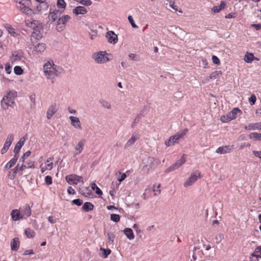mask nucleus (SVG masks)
<instances>
[{
    "label": "nucleus",
    "mask_w": 261,
    "mask_h": 261,
    "mask_svg": "<svg viewBox=\"0 0 261 261\" xmlns=\"http://www.w3.org/2000/svg\"><path fill=\"white\" fill-rule=\"evenodd\" d=\"M5 28L9 32V33L12 36L14 37L17 36L16 30L14 28H13L11 25L7 24L5 25Z\"/></svg>",
    "instance_id": "32"
},
{
    "label": "nucleus",
    "mask_w": 261,
    "mask_h": 261,
    "mask_svg": "<svg viewBox=\"0 0 261 261\" xmlns=\"http://www.w3.org/2000/svg\"><path fill=\"white\" fill-rule=\"evenodd\" d=\"M186 154H183L181 158L178 160L175 163L167 168L165 170V173H169L179 169L186 161Z\"/></svg>",
    "instance_id": "7"
},
{
    "label": "nucleus",
    "mask_w": 261,
    "mask_h": 261,
    "mask_svg": "<svg viewBox=\"0 0 261 261\" xmlns=\"http://www.w3.org/2000/svg\"><path fill=\"white\" fill-rule=\"evenodd\" d=\"M110 219L115 222H118L120 221V216L118 214H113L111 215Z\"/></svg>",
    "instance_id": "46"
},
{
    "label": "nucleus",
    "mask_w": 261,
    "mask_h": 261,
    "mask_svg": "<svg viewBox=\"0 0 261 261\" xmlns=\"http://www.w3.org/2000/svg\"><path fill=\"white\" fill-rule=\"evenodd\" d=\"M53 158H49L46 160V163H47L46 165V168H48V170H51L53 168V162H50L52 161Z\"/></svg>",
    "instance_id": "44"
},
{
    "label": "nucleus",
    "mask_w": 261,
    "mask_h": 261,
    "mask_svg": "<svg viewBox=\"0 0 261 261\" xmlns=\"http://www.w3.org/2000/svg\"><path fill=\"white\" fill-rule=\"evenodd\" d=\"M87 9L83 6H77L72 10V13L75 15H84L87 13Z\"/></svg>",
    "instance_id": "19"
},
{
    "label": "nucleus",
    "mask_w": 261,
    "mask_h": 261,
    "mask_svg": "<svg viewBox=\"0 0 261 261\" xmlns=\"http://www.w3.org/2000/svg\"><path fill=\"white\" fill-rule=\"evenodd\" d=\"M212 61H213V62L215 64H217V65H220V61L219 59V58L216 57V56H212Z\"/></svg>",
    "instance_id": "55"
},
{
    "label": "nucleus",
    "mask_w": 261,
    "mask_h": 261,
    "mask_svg": "<svg viewBox=\"0 0 261 261\" xmlns=\"http://www.w3.org/2000/svg\"><path fill=\"white\" fill-rule=\"evenodd\" d=\"M46 48V46L45 43H39L34 46V51L37 54L42 53L45 50Z\"/></svg>",
    "instance_id": "22"
},
{
    "label": "nucleus",
    "mask_w": 261,
    "mask_h": 261,
    "mask_svg": "<svg viewBox=\"0 0 261 261\" xmlns=\"http://www.w3.org/2000/svg\"><path fill=\"white\" fill-rule=\"evenodd\" d=\"M258 257L254 255L253 254H251L250 257V259L251 261H258Z\"/></svg>",
    "instance_id": "63"
},
{
    "label": "nucleus",
    "mask_w": 261,
    "mask_h": 261,
    "mask_svg": "<svg viewBox=\"0 0 261 261\" xmlns=\"http://www.w3.org/2000/svg\"><path fill=\"white\" fill-rule=\"evenodd\" d=\"M244 128L248 130H261V122L250 123L246 125Z\"/></svg>",
    "instance_id": "17"
},
{
    "label": "nucleus",
    "mask_w": 261,
    "mask_h": 261,
    "mask_svg": "<svg viewBox=\"0 0 261 261\" xmlns=\"http://www.w3.org/2000/svg\"><path fill=\"white\" fill-rule=\"evenodd\" d=\"M12 67L9 63H7L5 65V71L8 74L11 72Z\"/></svg>",
    "instance_id": "56"
},
{
    "label": "nucleus",
    "mask_w": 261,
    "mask_h": 261,
    "mask_svg": "<svg viewBox=\"0 0 261 261\" xmlns=\"http://www.w3.org/2000/svg\"><path fill=\"white\" fill-rule=\"evenodd\" d=\"M21 213L20 210L15 209L12 211L11 213V216L13 221H16L19 220L20 219H22L21 218Z\"/></svg>",
    "instance_id": "23"
},
{
    "label": "nucleus",
    "mask_w": 261,
    "mask_h": 261,
    "mask_svg": "<svg viewBox=\"0 0 261 261\" xmlns=\"http://www.w3.org/2000/svg\"><path fill=\"white\" fill-rule=\"evenodd\" d=\"M139 139V136L137 134H133L131 138L127 141L124 145V148L127 149L132 145H133L135 142Z\"/></svg>",
    "instance_id": "18"
},
{
    "label": "nucleus",
    "mask_w": 261,
    "mask_h": 261,
    "mask_svg": "<svg viewBox=\"0 0 261 261\" xmlns=\"http://www.w3.org/2000/svg\"><path fill=\"white\" fill-rule=\"evenodd\" d=\"M124 233L129 240H133L135 238L133 231L130 228H125L123 230Z\"/></svg>",
    "instance_id": "29"
},
{
    "label": "nucleus",
    "mask_w": 261,
    "mask_h": 261,
    "mask_svg": "<svg viewBox=\"0 0 261 261\" xmlns=\"http://www.w3.org/2000/svg\"><path fill=\"white\" fill-rule=\"evenodd\" d=\"M19 171H22L25 170V169L28 168V167H27L26 165L24 163H22L21 164H20V162H19Z\"/></svg>",
    "instance_id": "62"
},
{
    "label": "nucleus",
    "mask_w": 261,
    "mask_h": 261,
    "mask_svg": "<svg viewBox=\"0 0 261 261\" xmlns=\"http://www.w3.org/2000/svg\"><path fill=\"white\" fill-rule=\"evenodd\" d=\"M108 239H107V243L109 244H113L114 238L115 237L114 234L112 232H109L108 233Z\"/></svg>",
    "instance_id": "39"
},
{
    "label": "nucleus",
    "mask_w": 261,
    "mask_h": 261,
    "mask_svg": "<svg viewBox=\"0 0 261 261\" xmlns=\"http://www.w3.org/2000/svg\"><path fill=\"white\" fill-rule=\"evenodd\" d=\"M109 56H111V54L107 53L106 51H100L93 54L92 58L96 63L104 64L111 60Z\"/></svg>",
    "instance_id": "4"
},
{
    "label": "nucleus",
    "mask_w": 261,
    "mask_h": 261,
    "mask_svg": "<svg viewBox=\"0 0 261 261\" xmlns=\"http://www.w3.org/2000/svg\"><path fill=\"white\" fill-rule=\"evenodd\" d=\"M85 143L86 140L85 139H82L78 142L74 148V151L73 155L74 158L76 157L77 155L82 153L84 150V147Z\"/></svg>",
    "instance_id": "9"
},
{
    "label": "nucleus",
    "mask_w": 261,
    "mask_h": 261,
    "mask_svg": "<svg viewBox=\"0 0 261 261\" xmlns=\"http://www.w3.org/2000/svg\"><path fill=\"white\" fill-rule=\"evenodd\" d=\"M20 212L21 213V218L22 219H26L29 216H31L32 212L31 207L29 204H25L23 206L20 208Z\"/></svg>",
    "instance_id": "10"
},
{
    "label": "nucleus",
    "mask_w": 261,
    "mask_h": 261,
    "mask_svg": "<svg viewBox=\"0 0 261 261\" xmlns=\"http://www.w3.org/2000/svg\"><path fill=\"white\" fill-rule=\"evenodd\" d=\"M248 137L249 139L254 141H261V133L257 132L251 133Z\"/></svg>",
    "instance_id": "27"
},
{
    "label": "nucleus",
    "mask_w": 261,
    "mask_h": 261,
    "mask_svg": "<svg viewBox=\"0 0 261 261\" xmlns=\"http://www.w3.org/2000/svg\"><path fill=\"white\" fill-rule=\"evenodd\" d=\"M216 242L217 244H219L222 240L224 239V234L222 233H218L215 237Z\"/></svg>",
    "instance_id": "42"
},
{
    "label": "nucleus",
    "mask_w": 261,
    "mask_h": 261,
    "mask_svg": "<svg viewBox=\"0 0 261 261\" xmlns=\"http://www.w3.org/2000/svg\"><path fill=\"white\" fill-rule=\"evenodd\" d=\"M16 96L17 92L14 90H12L8 91L3 99L14 104V99Z\"/></svg>",
    "instance_id": "15"
},
{
    "label": "nucleus",
    "mask_w": 261,
    "mask_h": 261,
    "mask_svg": "<svg viewBox=\"0 0 261 261\" xmlns=\"http://www.w3.org/2000/svg\"><path fill=\"white\" fill-rule=\"evenodd\" d=\"M128 20L130 23L131 24L132 26L134 28H138V27L135 23L133 18L132 16L129 15L128 17Z\"/></svg>",
    "instance_id": "53"
},
{
    "label": "nucleus",
    "mask_w": 261,
    "mask_h": 261,
    "mask_svg": "<svg viewBox=\"0 0 261 261\" xmlns=\"http://www.w3.org/2000/svg\"><path fill=\"white\" fill-rule=\"evenodd\" d=\"M100 251L101 252V256L103 258H106L108 257V255L110 254L111 252V250L110 249H106L103 248H100L99 249Z\"/></svg>",
    "instance_id": "35"
},
{
    "label": "nucleus",
    "mask_w": 261,
    "mask_h": 261,
    "mask_svg": "<svg viewBox=\"0 0 261 261\" xmlns=\"http://www.w3.org/2000/svg\"><path fill=\"white\" fill-rule=\"evenodd\" d=\"M233 149L232 146L230 145H226V146H220L218 147L216 150V152L217 153L222 154H225L227 153L230 152Z\"/></svg>",
    "instance_id": "16"
},
{
    "label": "nucleus",
    "mask_w": 261,
    "mask_h": 261,
    "mask_svg": "<svg viewBox=\"0 0 261 261\" xmlns=\"http://www.w3.org/2000/svg\"><path fill=\"white\" fill-rule=\"evenodd\" d=\"M72 202L76 205L80 206L83 203V201L80 199H76L72 200Z\"/></svg>",
    "instance_id": "58"
},
{
    "label": "nucleus",
    "mask_w": 261,
    "mask_h": 261,
    "mask_svg": "<svg viewBox=\"0 0 261 261\" xmlns=\"http://www.w3.org/2000/svg\"><path fill=\"white\" fill-rule=\"evenodd\" d=\"M18 158V155H15L14 156L5 166V169H8L11 168L16 163Z\"/></svg>",
    "instance_id": "28"
},
{
    "label": "nucleus",
    "mask_w": 261,
    "mask_h": 261,
    "mask_svg": "<svg viewBox=\"0 0 261 261\" xmlns=\"http://www.w3.org/2000/svg\"><path fill=\"white\" fill-rule=\"evenodd\" d=\"M60 15V12L58 10H55L53 12H50L48 18L49 21H55Z\"/></svg>",
    "instance_id": "21"
},
{
    "label": "nucleus",
    "mask_w": 261,
    "mask_h": 261,
    "mask_svg": "<svg viewBox=\"0 0 261 261\" xmlns=\"http://www.w3.org/2000/svg\"><path fill=\"white\" fill-rule=\"evenodd\" d=\"M14 72L16 75H21L23 73V69L20 66H16L14 68Z\"/></svg>",
    "instance_id": "43"
},
{
    "label": "nucleus",
    "mask_w": 261,
    "mask_h": 261,
    "mask_svg": "<svg viewBox=\"0 0 261 261\" xmlns=\"http://www.w3.org/2000/svg\"><path fill=\"white\" fill-rule=\"evenodd\" d=\"M188 132V129L187 128L178 131L174 135L171 136L168 140L166 141L165 144L167 146H170L174 145L175 143H178L179 140L184 139Z\"/></svg>",
    "instance_id": "2"
},
{
    "label": "nucleus",
    "mask_w": 261,
    "mask_h": 261,
    "mask_svg": "<svg viewBox=\"0 0 261 261\" xmlns=\"http://www.w3.org/2000/svg\"><path fill=\"white\" fill-rule=\"evenodd\" d=\"M26 25L34 30L32 36L35 37L37 40L42 38V33L41 31L42 30V25L38 20L27 19L25 20Z\"/></svg>",
    "instance_id": "1"
},
{
    "label": "nucleus",
    "mask_w": 261,
    "mask_h": 261,
    "mask_svg": "<svg viewBox=\"0 0 261 261\" xmlns=\"http://www.w3.org/2000/svg\"><path fill=\"white\" fill-rule=\"evenodd\" d=\"M91 188L93 190H95V192L97 195H101L102 194L101 190L97 186L95 183L91 184Z\"/></svg>",
    "instance_id": "41"
},
{
    "label": "nucleus",
    "mask_w": 261,
    "mask_h": 261,
    "mask_svg": "<svg viewBox=\"0 0 261 261\" xmlns=\"http://www.w3.org/2000/svg\"><path fill=\"white\" fill-rule=\"evenodd\" d=\"M70 19V17L66 15L62 16L61 18H59L57 25V30L59 31L60 30H62L63 28L65 27V24L66 22L69 21Z\"/></svg>",
    "instance_id": "11"
},
{
    "label": "nucleus",
    "mask_w": 261,
    "mask_h": 261,
    "mask_svg": "<svg viewBox=\"0 0 261 261\" xmlns=\"http://www.w3.org/2000/svg\"><path fill=\"white\" fill-rule=\"evenodd\" d=\"M29 3H23V4L20 6H17L18 8L23 13L26 14L28 15L31 16L34 14V12L32 9L30 8L27 5Z\"/></svg>",
    "instance_id": "12"
},
{
    "label": "nucleus",
    "mask_w": 261,
    "mask_h": 261,
    "mask_svg": "<svg viewBox=\"0 0 261 261\" xmlns=\"http://www.w3.org/2000/svg\"><path fill=\"white\" fill-rule=\"evenodd\" d=\"M252 254L259 258H261V246H257L256 247Z\"/></svg>",
    "instance_id": "45"
},
{
    "label": "nucleus",
    "mask_w": 261,
    "mask_h": 261,
    "mask_svg": "<svg viewBox=\"0 0 261 261\" xmlns=\"http://www.w3.org/2000/svg\"><path fill=\"white\" fill-rule=\"evenodd\" d=\"M45 183L47 185H50L52 184V178L51 176L47 175L45 178Z\"/></svg>",
    "instance_id": "54"
},
{
    "label": "nucleus",
    "mask_w": 261,
    "mask_h": 261,
    "mask_svg": "<svg viewBox=\"0 0 261 261\" xmlns=\"http://www.w3.org/2000/svg\"><path fill=\"white\" fill-rule=\"evenodd\" d=\"M235 115H231L229 116V115H222L220 118V120L222 122H227L231 120L236 119Z\"/></svg>",
    "instance_id": "34"
},
{
    "label": "nucleus",
    "mask_w": 261,
    "mask_h": 261,
    "mask_svg": "<svg viewBox=\"0 0 261 261\" xmlns=\"http://www.w3.org/2000/svg\"><path fill=\"white\" fill-rule=\"evenodd\" d=\"M252 153L254 156L261 159V151L253 150Z\"/></svg>",
    "instance_id": "61"
},
{
    "label": "nucleus",
    "mask_w": 261,
    "mask_h": 261,
    "mask_svg": "<svg viewBox=\"0 0 261 261\" xmlns=\"http://www.w3.org/2000/svg\"><path fill=\"white\" fill-rule=\"evenodd\" d=\"M221 74L222 71L221 70L214 71L211 73L207 80L216 79Z\"/></svg>",
    "instance_id": "38"
},
{
    "label": "nucleus",
    "mask_w": 261,
    "mask_h": 261,
    "mask_svg": "<svg viewBox=\"0 0 261 261\" xmlns=\"http://www.w3.org/2000/svg\"><path fill=\"white\" fill-rule=\"evenodd\" d=\"M20 246V242L18 238H14L11 242V249L14 251H17Z\"/></svg>",
    "instance_id": "26"
},
{
    "label": "nucleus",
    "mask_w": 261,
    "mask_h": 261,
    "mask_svg": "<svg viewBox=\"0 0 261 261\" xmlns=\"http://www.w3.org/2000/svg\"><path fill=\"white\" fill-rule=\"evenodd\" d=\"M14 103H11V102H9L8 101H7L5 99H2L1 101V106L4 109H9V108H13L12 105Z\"/></svg>",
    "instance_id": "31"
},
{
    "label": "nucleus",
    "mask_w": 261,
    "mask_h": 261,
    "mask_svg": "<svg viewBox=\"0 0 261 261\" xmlns=\"http://www.w3.org/2000/svg\"><path fill=\"white\" fill-rule=\"evenodd\" d=\"M145 166L143 169L149 171L150 169H154L160 164V161L159 159L152 157H148L143 160Z\"/></svg>",
    "instance_id": "5"
},
{
    "label": "nucleus",
    "mask_w": 261,
    "mask_h": 261,
    "mask_svg": "<svg viewBox=\"0 0 261 261\" xmlns=\"http://www.w3.org/2000/svg\"><path fill=\"white\" fill-rule=\"evenodd\" d=\"M65 179L69 185H76L79 182H84L82 177L76 174L67 175Z\"/></svg>",
    "instance_id": "8"
},
{
    "label": "nucleus",
    "mask_w": 261,
    "mask_h": 261,
    "mask_svg": "<svg viewBox=\"0 0 261 261\" xmlns=\"http://www.w3.org/2000/svg\"><path fill=\"white\" fill-rule=\"evenodd\" d=\"M108 41L110 43L115 44L118 41L117 35L113 31H108L106 35Z\"/></svg>",
    "instance_id": "14"
},
{
    "label": "nucleus",
    "mask_w": 261,
    "mask_h": 261,
    "mask_svg": "<svg viewBox=\"0 0 261 261\" xmlns=\"http://www.w3.org/2000/svg\"><path fill=\"white\" fill-rule=\"evenodd\" d=\"M94 207L93 205L90 202H85L83 205V209L85 212H88L93 210Z\"/></svg>",
    "instance_id": "36"
},
{
    "label": "nucleus",
    "mask_w": 261,
    "mask_h": 261,
    "mask_svg": "<svg viewBox=\"0 0 261 261\" xmlns=\"http://www.w3.org/2000/svg\"><path fill=\"white\" fill-rule=\"evenodd\" d=\"M53 62H47L43 66V71L45 76L48 79L51 80V83H54V76L57 75V70L55 68Z\"/></svg>",
    "instance_id": "3"
},
{
    "label": "nucleus",
    "mask_w": 261,
    "mask_h": 261,
    "mask_svg": "<svg viewBox=\"0 0 261 261\" xmlns=\"http://www.w3.org/2000/svg\"><path fill=\"white\" fill-rule=\"evenodd\" d=\"M25 139L24 137L21 138L19 141L17 143L14 149L15 155H17L19 153L21 148L23 145Z\"/></svg>",
    "instance_id": "24"
},
{
    "label": "nucleus",
    "mask_w": 261,
    "mask_h": 261,
    "mask_svg": "<svg viewBox=\"0 0 261 261\" xmlns=\"http://www.w3.org/2000/svg\"><path fill=\"white\" fill-rule=\"evenodd\" d=\"M81 194L86 197H90L92 195L91 192L89 188H85L80 190Z\"/></svg>",
    "instance_id": "33"
},
{
    "label": "nucleus",
    "mask_w": 261,
    "mask_h": 261,
    "mask_svg": "<svg viewBox=\"0 0 261 261\" xmlns=\"http://www.w3.org/2000/svg\"><path fill=\"white\" fill-rule=\"evenodd\" d=\"M161 187V185L159 184L158 186L153 189V192L154 193L155 195H157L160 194L161 190H160V188Z\"/></svg>",
    "instance_id": "57"
},
{
    "label": "nucleus",
    "mask_w": 261,
    "mask_h": 261,
    "mask_svg": "<svg viewBox=\"0 0 261 261\" xmlns=\"http://www.w3.org/2000/svg\"><path fill=\"white\" fill-rule=\"evenodd\" d=\"M236 17V13H230L225 16V18H227V19L235 18Z\"/></svg>",
    "instance_id": "60"
},
{
    "label": "nucleus",
    "mask_w": 261,
    "mask_h": 261,
    "mask_svg": "<svg viewBox=\"0 0 261 261\" xmlns=\"http://www.w3.org/2000/svg\"><path fill=\"white\" fill-rule=\"evenodd\" d=\"M58 108L56 105H51L48 109L47 114H54L57 112Z\"/></svg>",
    "instance_id": "40"
},
{
    "label": "nucleus",
    "mask_w": 261,
    "mask_h": 261,
    "mask_svg": "<svg viewBox=\"0 0 261 261\" xmlns=\"http://www.w3.org/2000/svg\"><path fill=\"white\" fill-rule=\"evenodd\" d=\"M24 233L28 238H33L35 236V232L31 228H26L24 230Z\"/></svg>",
    "instance_id": "37"
},
{
    "label": "nucleus",
    "mask_w": 261,
    "mask_h": 261,
    "mask_svg": "<svg viewBox=\"0 0 261 261\" xmlns=\"http://www.w3.org/2000/svg\"><path fill=\"white\" fill-rule=\"evenodd\" d=\"M256 100V97L255 94H252L251 96L249 98V102L251 106H253V105L255 104Z\"/></svg>",
    "instance_id": "50"
},
{
    "label": "nucleus",
    "mask_w": 261,
    "mask_h": 261,
    "mask_svg": "<svg viewBox=\"0 0 261 261\" xmlns=\"http://www.w3.org/2000/svg\"><path fill=\"white\" fill-rule=\"evenodd\" d=\"M34 253L33 250L32 249L30 250H26L24 251L23 253L24 255H30V254H33Z\"/></svg>",
    "instance_id": "64"
},
{
    "label": "nucleus",
    "mask_w": 261,
    "mask_h": 261,
    "mask_svg": "<svg viewBox=\"0 0 261 261\" xmlns=\"http://www.w3.org/2000/svg\"><path fill=\"white\" fill-rule=\"evenodd\" d=\"M66 4L64 0H58L57 1V6L59 8L65 9L66 7Z\"/></svg>",
    "instance_id": "49"
},
{
    "label": "nucleus",
    "mask_w": 261,
    "mask_h": 261,
    "mask_svg": "<svg viewBox=\"0 0 261 261\" xmlns=\"http://www.w3.org/2000/svg\"><path fill=\"white\" fill-rule=\"evenodd\" d=\"M80 3L84 6H89L92 4V1L91 0H81L80 1Z\"/></svg>",
    "instance_id": "52"
},
{
    "label": "nucleus",
    "mask_w": 261,
    "mask_h": 261,
    "mask_svg": "<svg viewBox=\"0 0 261 261\" xmlns=\"http://www.w3.org/2000/svg\"><path fill=\"white\" fill-rule=\"evenodd\" d=\"M100 103L102 107L107 109H110L111 107L110 103L105 100H101Z\"/></svg>",
    "instance_id": "47"
},
{
    "label": "nucleus",
    "mask_w": 261,
    "mask_h": 261,
    "mask_svg": "<svg viewBox=\"0 0 261 261\" xmlns=\"http://www.w3.org/2000/svg\"><path fill=\"white\" fill-rule=\"evenodd\" d=\"M244 61L247 63H251L253 61H259V59L254 56L253 53H247V54L244 56Z\"/></svg>",
    "instance_id": "25"
},
{
    "label": "nucleus",
    "mask_w": 261,
    "mask_h": 261,
    "mask_svg": "<svg viewBox=\"0 0 261 261\" xmlns=\"http://www.w3.org/2000/svg\"><path fill=\"white\" fill-rule=\"evenodd\" d=\"M31 154V151H28L26 152H25L23 156H21L19 159V162L24 163L25 159H27L29 155Z\"/></svg>",
    "instance_id": "48"
},
{
    "label": "nucleus",
    "mask_w": 261,
    "mask_h": 261,
    "mask_svg": "<svg viewBox=\"0 0 261 261\" xmlns=\"http://www.w3.org/2000/svg\"><path fill=\"white\" fill-rule=\"evenodd\" d=\"M120 176L118 177V180L121 182L126 178V175L125 173H119Z\"/></svg>",
    "instance_id": "59"
},
{
    "label": "nucleus",
    "mask_w": 261,
    "mask_h": 261,
    "mask_svg": "<svg viewBox=\"0 0 261 261\" xmlns=\"http://www.w3.org/2000/svg\"><path fill=\"white\" fill-rule=\"evenodd\" d=\"M24 163L26 165L27 167H28V168H34V161L28 160L26 162H24Z\"/></svg>",
    "instance_id": "51"
},
{
    "label": "nucleus",
    "mask_w": 261,
    "mask_h": 261,
    "mask_svg": "<svg viewBox=\"0 0 261 261\" xmlns=\"http://www.w3.org/2000/svg\"><path fill=\"white\" fill-rule=\"evenodd\" d=\"M14 140V137L13 135H9L7 137V138L5 141L3 148L1 150V153L4 154L6 152V151L9 149L10 146L12 142Z\"/></svg>",
    "instance_id": "13"
},
{
    "label": "nucleus",
    "mask_w": 261,
    "mask_h": 261,
    "mask_svg": "<svg viewBox=\"0 0 261 261\" xmlns=\"http://www.w3.org/2000/svg\"><path fill=\"white\" fill-rule=\"evenodd\" d=\"M201 176L200 172L197 170L191 174L190 176L184 182V186L187 188L193 185Z\"/></svg>",
    "instance_id": "6"
},
{
    "label": "nucleus",
    "mask_w": 261,
    "mask_h": 261,
    "mask_svg": "<svg viewBox=\"0 0 261 261\" xmlns=\"http://www.w3.org/2000/svg\"><path fill=\"white\" fill-rule=\"evenodd\" d=\"M69 119L71 120V124L73 127L79 129L82 128L81 122L79 118L71 116L69 117Z\"/></svg>",
    "instance_id": "20"
},
{
    "label": "nucleus",
    "mask_w": 261,
    "mask_h": 261,
    "mask_svg": "<svg viewBox=\"0 0 261 261\" xmlns=\"http://www.w3.org/2000/svg\"><path fill=\"white\" fill-rule=\"evenodd\" d=\"M225 2L221 1L220 5L214 7L212 10L214 13H218L223 10L225 8Z\"/></svg>",
    "instance_id": "30"
}]
</instances>
